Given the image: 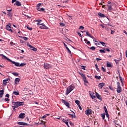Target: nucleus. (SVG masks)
Returning <instances> with one entry per match:
<instances>
[{"instance_id": "35", "label": "nucleus", "mask_w": 127, "mask_h": 127, "mask_svg": "<svg viewBox=\"0 0 127 127\" xmlns=\"http://www.w3.org/2000/svg\"><path fill=\"white\" fill-rule=\"evenodd\" d=\"M100 44L104 47H107V45H106V44L104 42H100Z\"/></svg>"}, {"instance_id": "56", "label": "nucleus", "mask_w": 127, "mask_h": 127, "mask_svg": "<svg viewBox=\"0 0 127 127\" xmlns=\"http://www.w3.org/2000/svg\"><path fill=\"white\" fill-rule=\"evenodd\" d=\"M11 2L12 3H14V2H16V1H17V0H11Z\"/></svg>"}, {"instance_id": "2", "label": "nucleus", "mask_w": 127, "mask_h": 127, "mask_svg": "<svg viewBox=\"0 0 127 127\" xmlns=\"http://www.w3.org/2000/svg\"><path fill=\"white\" fill-rule=\"evenodd\" d=\"M0 56L2 57L5 60L9 61V62L13 64H14L15 66L17 67H20V63L18 62H15L14 61H12L10 59L8 58L6 56L4 55L3 54H1Z\"/></svg>"}, {"instance_id": "54", "label": "nucleus", "mask_w": 127, "mask_h": 127, "mask_svg": "<svg viewBox=\"0 0 127 127\" xmlns=\"http://www.w3.org/2000/svg\"><path fill=\"white\" fill-rule=\"evenodd\" d=\"M4 101H6V102H9L10 101V99L8 98H5L4 99Z\"/></svg>"}, {"instance_id": "17", "label": "nucleus", "mask_w": 127, "mask_h": 127, "mask_svg": "<svg viewBox=\"0 0 127 127\" xmlns=\"http://www.w3.org/2000/svg\"><path fill=\"white\" fill-rule=\"evenodd\" d=\"M96 96L97 99H98L100 101H102V96L99 93H96Z\"/></svg>"}, {"instance_id": "6", "label": "nucleus", "mask_w": 127, "mask_h": 127, "mask_svg": "<svg viewBox=\"0 0 127 127\" xmlns=\"http://www.w3.org/2000/svg\"><path fill=\"white\" fill-rule=\"evenodd\" d=\"M117 92L118 93H121L122 91V88L120 85V83L119 82H117Z\"/></svg>"}, {"instance_id": "60", "label": "nucleus", "mask_w": 127, "mask_h": 127, "mask_svg": "<svg viewBox=\"0 0 127 127\" xmlns=\"http://www.w3.org/2000/svg\"><path fill=\"white\" fill-rule=\"evenodd\" d=\"M41 24H42V23H41V22H38L37 23V26L41 25Z\"/></svg>"}, {"instance_id": "57", "label": "nucleus", "mask_w": 127, "mask_h": 127, "mask_svg": "<svg viewBox=\"0 0 127 127\" xmlns=\"http://www.w3.org/2000/svg\"><path fill=\"white\" fill-rule=\"evenodd\" d=\"M77 34H78L80 37H81V39H82V35H81V33H80V32H77Z\"/></svg>"}, {"instance_id": "63", "label": "nucleus", "mask_w": 127, "mask_h": 127, "mask_svg": "<svg viewBox=\"0 0 127 127\" xmlns=\"http://www.w3.org/2000/svg\"><path fill=\"white\" fill-rule=\"evenodd\" d=\"M106 117H107L108 118H109V113H106Z\"/></svg>"}, {"instance_id": "43", "label": "nucleus", "mask_w": 127, "mask_h": 127, "mask_svg": "<svg viewBox=\"0 0 127 127\" xmlns=\"http://www.w3.org/2000/svg\"><path fill=\"white\" fill-rule=\"evenodd\" d=\"M104 108L106 114L108 113V109H107V107L106 106H104Z\"/></svg>"}, {"instance_id": "51", "label": "nucleus", "mask_w": 127, "mask_h": 127, "mask_svg": "<svg viewBox=\"0 0 127 127\" xmlns=\"http://www.w3.org/2000/svg\"><path fill=\"white\" fill-rule=\"evenodd\" d=\"M114 61L115 62L116 64H118V62H119L120 60H117L115 59V60H114Z\"/></svg>"}, {"instance_id": "19", "label": "nucleus", "mask_w": 127, "mask_h": 127, "mask_svg": "<svg viewBox=\"0 0 127 127\" xmlns=\"http://www.w3.org/2000/svg\"><path fill=\"white\" fill-rule=\"evenodd\" d=\"M12 94L15 96H18L20 95V92L18 91H14L12 93Z\"/></svg>"}, {"instance_id": "11", "label": "nucleus", "mask_w": 127, "mask_h": 127, "mask_svg": "<svg viewBox=\"0 0 127 127\" xmlns=\"http://www.w3.org/2000/svg\"><path fill=\"white\" fill-rule=\"evenodd\" d=\"M17 125H21V126H29V124L28 123H24L23 122H17Z\"/></svg>"}, {"instance_id": "23", "label": "nucleus", "mask_w": 127, "mask_h": 127, "mask_svg": "<svg viewBox=\"0 0 127 127\" xmlns=\"http://www.w3.org/2000/svg\"><path fill=\"white\" fill-rule=\"evenodd\" d=\"M63 122L66 125V126H67V127H70L69 124H68V122L65 120V119H63Z\"/></svg>"}, {"instance_id": "64", "label": "nucleus", "mask_w": 127, "mask_h": 127, "mask_svg": "<svg viewBox=\"0 0 127 127\" xmlns=\"http://www.w3.org/2000/svg\"><path fill=\"white\" fill-rule=\"evenodd\" d=\"M126 56L127 59V50H126Z\"/></svg>"}, {"instance_id": "30", "label": "nucleus", "mask_w": 127, "mask_h": 127, "mask_svg": "<svg viewBox=\"0 0 127 127\" xmlns=\"http://www.w3.org/2000/svg\"><path fill=\"white\" fill-rule=\"evenodd\" d=\"M66 50L68 51V53L69 54L71 55L72 52H71V51H70V50L69 49V48H68V47H66Z\"/></svg>"}, {"instance_id": "47", "label": "nucleus", "mask_w": 127, "mask_h": 127, "mask_svg": "<svg viewBox=\"0 0 127 127\" xmlns=\"http://www.w3.org/2000/svg\"><path fill=\"white\" fill-rule=\"evenodd\" d=\"M81 69H83V70H86V66L85 65H82L81 66Z\"/></svg>"}, {"instance_id": "38", "label": "nucleus", "mask_w": 127, "mask_h": 127, "mask_svg": "<svg viewBox=\"0 0 127 127\" xmlns=\"http://www.w3.org/2000/svg\"><path fill=\"white\" fill-rule=\"evenodd\" d=\"M26 64L25 63H21L20 64H19V67H23L24 66L26 65Z\"/></svg>"}, {"instance_id": "34", "label": "nucleus", "mask_w": 127, "mask_h": 127, "mask_svg": "<svg viewBox=\"0 0 127 127\" xmlns=\"http://www.w3.org/2000/svg\"><path fill=\"white\" fill-rule=\"evenodd\" d=\"M101 117L102 118L103 120H105V118L106 117V114H102Z\"/></svg>"}, {"instance_id": "26", "label": "nucleus", "mask_w": 127, "mask_h": 127, "mask_svg": "<svg viewBox=\"0 0 127 127\" xmlns=\"http://www.w3.org/2000/svg\"><path fill=\"white\" fill-rule=\"evenodd\" d=\"M79 74L83 78V79L86 77V76H85V74L82 72H79Z\"/></svg>"}, {"instance_id": "36", "label": "nucleus", "mask_w": 127, "mask_h": 127, "mask_svg": "<svg viewBox=\"0 0 127 127\" xmlns=\"http://www.w3.org/2000/svg\"><path fill=\"white\" fill-rule=\"evenodd\" d=\"M26 28L28 30H29L30 31H32L33 30V28L32 27H30L29 26H28V25L26 26Z\"/></svg>"}, {"instance_id": "3", "label": "nucleus", "mask_w": 127, "mask_h": 127, "mask_svg": "<svg viewBox=\"0 0 127 127\" xmlns=\"http://www.w3.org/2000/svg\"><path fill=\"white\" fill-rule=\"evenodd\" d=\"M74 89V87L73 85H70L66 88V92L65 95L67 96L70 92H71Z\"/></svg>"}, {"instance_id": "52", "label": "nucleus", "mask_w": 127, "mask_h": 127, "mask_svg": "<svg viewBox=\"0 0 127 127\" xmlns=\"http://www.w3.org/2000/svg\"><path fill=\"white\" fill-rule=\"evenodd\" d=\"M4 81H6L7 82V81H10V79L9 78H5V79H4Z\"/></svg>"}, {"instance_id": "32", "label": "nucleus", "mask_w": 127, "mask_h": 127, "mask_svg": "<svg viewBox=\"0 0 127 127\" xmlns=\"http://www.w3.org/2000/svg\"><path fill=\"white\" fill-rule=\"evenodd\" d=\"M75 103H76V105H77L78 106L80 105V101L78 100H76L75 101Z\"/></svg>"}, {"instance_id": "13", "label": "nucleus", "mask_w": 127, "mask_h": 127, "mask_svg": "<svg viewBox=\"0 0 127 127\" xmlns=\"http://www.w3.org/2000/svg\"><path fill=\"white\" fill-rule=\"evenodd\" d=\"M44 67L46 69H48L50 68H51V65L50 64H47V63L44 64Z\"/></svg>"}, {"instance_id": "27", "label": "nucleus", "mask_w": 127, "mask_h": 127, "mask_svg": "<svg viewBox=\"0 0 127 127\" xmlns=\"http://www.w3.org/2000/svg\"><path fill=\"white\" fill-rule=\"evenodd\" d=\"M7 16H8L9 17L11 18L12 17V13L10 12H7Z\"/></svg>"}, {"instance_id": "53", "label": "nucleus", "mask_w": 127, "mask_h": 127, "mask_svg": "<svg viewBox=\"0 0 127 127\" xmlns=\"http://www.w3.org/2000/svg\"><path fill=\"white\" fill-rule=\"evenodd\" d=\"M100 52L101 53H105V52L104 51V50H100Z\"/></svg>"}, {"instance_id": "12", "label": "nucleus", "mask_w": 127, "mask_h": 127, "mask_svg": "<svg viewBox=\"0 0 127 127\" xmlns=\"http://www.w3.org/2000/svg\"><path fill=\"white\" fill-rule=\"evenodd\" d=\"M14 5H16L17 7H20L22 6V3L20 1L17 0L16 1V2L14 3Z\"/></svg>"}, {"instance_id": "7", "label": "nucleus", "mask_w": 127, "mask_h": 127, "mask_svg": "<svg viewBox=\"0 0 127 127\" xmlns=\"http://www.w3.org/2000/svg\"><path fill=\"white\" fill-rule=\"evenodd\" d=\"M115 5V3H113L112 4H107L106 6L108 7V11L109 12H111L112 10H113V6Z\"/></svg>"}, {"instance_id": "24", "label": "nucleus", "mask_w": 127, "mask_h": 127, "mask_svg": "<svg viewBox=\"0 0 127 127\" xmlns=\"http://www.w3.org/2000/svg\"><path fill=\"white\" fill-rule=\"evenodd\" d=\"M41 3H39L37 4L36 7H37V10L38 11L39 10V9L41 8Z\"/></svg>"}, {"instance_id": "22", "label": "nucleus", "mask_w": 127, "mask_h": 127, "mask_svg": "<svg viewBox=\"0 0 127 127\" xmlns=\"http://www.w3.org/2000/svg\"><path fill=\"white\" fill-rule=\"evenodd\" d=\"M98 15L101 17V18H105L106 17V15H105V14L101 13V12H99L98 13Z\"/></svg>"}, {"instance_id": "59", "label": "nucleus", "mask_w": 127, "mask_h": 127, "mask_svg": "<svg viewBox=\"0 0 127 127\" xmlns=\"http://www.w3.org/2000/svg\"><path fill=\"white\" fill-rule=\"evenodd\" d=\"M91 98L92 99H94L95 98H96V96L92 95V96H91Z\"/></svg>"}, {"instance_id": "33", "label": "nucleus", "mask_w": 127, "mask_h": 127, "mask_svg": "<svg viewBox=\"0 0 127 127\" xmlns=\"http://www.w3.org/2000/svg\"><path fill=\"white\" fill-rule=\"evenodd\" d=\"M95 78L98 80L101 79V76L95 75Z\"/></svg>"}, {"instance_id": "4", "label": "nucleus", "mask_w": 127, "mask_h": 127, "mask_svg": "<svg viewBox=\"0 0 127 127\" xmlns=\"http://www.w3.org/2000/svg\"><path fill=\"white\" fill-rule=\"evenodd\" d=\"M11 23H8L7 25L5 26V29L6 30L10 31L11 33L13 32V30L11 29Z\"/></svg>"}, {"instance_id": "29", "label": "nucleus", "mask_w": 127, "mask_h": 127, "mask_svg": "<svg viewBox=\"0 0 127 127\" xmlns=\"http://www.w3.org/2000/svg\"><path fill=\"white\" fill-rule=\"evenodd\" d=\"M84 41L85 42V43L87 45H89L90 44V41H88L87 39H84Z\"/></svg>"}, {"instance_id": "14", "label": "nucleus", "mask_w": 127, "mask_h": 127, "mask_svg": "<svg viewBox=\"0 0 127 127\" xmlns=\"http://www.w3.org/2000/svg\"><path fill=\"white\" fill-rule=\"evenodd\" d=\"M18 118L21 119H23L25 118V113H20L18 116Z\"/></svg>"}, {"instance_id": "48", "label": "nucleus", "mask_w": 127, "mask_h": 127, "mask_svg": "<svg viewBox=\"0 0 127 127\" xmlns=\"http://www.w3.org/2000/svg\"><path fill=\"white\" fill-rule=\"evenodd\" d=\"M101 69L103 72H106V69L104 67H102Z\"/></svg>"}, {"instance_id": "28", "label": "nucleus", "mask_w": 127, "mask_h": 127, "mask_svg": "<svg viewBox=\"0 0 127 127\" xmlns=\"http://www.w3.org/2000/svg\"><path fill=\"white\" fill-rule=\"evenodd\" d=\"M83 81L85 84L89 83V82H88V80H87V78H86V77H84V78H83Z\"/></svg>"}, {"instance_id": "20", "label": "nucleus", "mask_w": 127, "mask_h": 127, "mask_svg": "<svg viewBox=\"0 0 127 127\" xmlns=\"http://www.w3.org/2000/svg\"><path fill=\"white\" fill-rule=\"evenodd\" d=\"M4 93V91L3 90H0V98L3 97V96Z\"/></svg>"}, {"instance_id": "45", "label": "nucleus", "mask_w": 127, "mask_h": 127, "mask_svg": "<svg viewBox=\"0 0 127 127\" xmlns=\"http://www.w3.org/2000/svg\"><path fill=\"white\" fill-rule=\"evenodd\" d=\"M90 49L91 50H96V48L95 47H94V46H92V47H90Z\"/></svg>"}, {"instance_id": "44", "label": "nucleus", "mask_w": 127, "mask_h": 127, "mask_svg": "<svg viewBox=\"0 0 127 127\" xmlns=\"http://www.w3.org/2000/svg\"><path fill=\"white\" fill-rule=\"evenodd\" d=\"M70 125L71 126V127H74V124L73 123H72L71 121H70L69 122Z\"/></svg>"}, {"instance_id": "1", "label": "nucleus", "mask_w": 127, "mask_h": 127, "mask_svg": "<svg viewBox=\"0 0 127 127\" xmlns=\"http://www.w3.org/2000/svg\"><path fill=\"white\" fill-rule=\"evenodd\" d=\"M12 105H13L12 106L13 108V110L16 111V108H19L20 106H22L24 105V102L20 101L12 102Z\"/></svg>"}, {"instance_id": "39", "label": "nucleus", "mask_w": 127, "mask_h": 127, "mask_svg": "<svg viewBox=\"0 0 127 127\" xmlns=\"http://www.w3.org/2000/svg\"><path fill=\"white\" fill-rule=\"evenodd\" d=\"M2 82H3V84L4 86H6V85H7V82H6L5 80H3Z\"/></svg>"}, {"instance_id": "31", "label": "nucleus", "mask_w": 127, "mask_h": 127, "mask_svg": "<svg viewBox=\"0 0 127 127\" xmlns=\"http://www.w3.org/2000/svg\"><path fill=\"white\" fill-rule=\"evenodd\" d=\"M12 74L14 76H18L19 75V73H17V72H14L12 73Z\"/></svg>"}, {"instance_id": "61", "label": "nucleus", "mask_w": 127, "mask_h": 127, "mask_svg": "<svg viewBox=\"0 0 127 127\" xmlns=\"http://www.w3.org/2000/svg\"><path fill=\"white\" fill-rule=\"evenodd\" d=\"M0 67H1V68H4V65L3 64H0Z\"/></svg>"}, {"instance_id": "58", "label": "nucleus", "mask_w": 127, "mask_h": 127, "mask_svg": "<svg viewBox=\"0 0 127 127\" xmlns=\"http://www.w3.org/2000/svg\"><path fill=\"white\" fill-rule=\"evenodd\" d=\"M113 3H114V2H112L110 1H109L108 2V4H109L110 5V4H112Z\"/></svg>"}, {"instance_id": "9", "label": "nucleus", "mask_w": 127, "mask_h": 127, "mask_svg": "<svg viewBox=\"0 0 127 127\" xmlns=\"http://www.w3.org/2000/svg\"><path fill=\"white\" fill-rule=\"evenodd\" d=\"M39 28L41 29L48 30V27L46 26L45 23H41V25L39 26Z\"/></svg>"}, {"instance_id": "18", "label": "nucleus", "mask_w": 127, "mask_h": 127, "mask_svg": "<svg viewBox=\"0 0 127 127\" xmlns=\"http://www.w3.org/2000/svg\"><path fill=\"white\" fill-rule=\"evenodd\" d=\"M20 79L19 78H16L14 80L15 84H18L20 82Z\"/></svg>"}, {"instance_id": "25", "label": "nucleus", "mask_w": 127, "mask_h": 127, "mask_svg": "<svg viewBox=\"0 0 127 127\" xmlns=\"http://www.w3.org/2000/svg\"><path fill=\"white\" fill-rule=\"evenodd\" d=\"M107 66L109 68L112 67V64L109 62H107Z\"/></svg>"}, {"instance_id": "5", "label": "nucleus", "mask_w": 127, "mask_h": 127, "mask_svg": "<svg viewBox=\"0 0 127 127\" xmlns=\"http://www.w3.org/2000/svg\"><path fill=\"white\" fill-rule=\"evenodd\" d=\"M27 46L31 50H32L34 52L37 51V49L35 48L34 46L31 45L29 43H27Z\"/></svg>"}, {"instance_id": "37", "label": "nucleus", "mask_w": 127, "mask_h": 127, "mask_svg": "<svg viewBox=\"0 0 127 127\" xmlns=\"http://www.w3.org/2000/svg\"><path fill=\"white\" fill-rule=\"evenodd\" d=\"M95 67H96V70H97V71L100 72V68H99L98 67V64H95Z\"/></svg>"}, {"instance_id": "8", "label": "nucleus", "mask_w": 127, "mask_h": 127, "mask_svg": "<svg viewBox=\"0 0 127 127\" xmlns=\"http://www.w3.org/2000/svg\"><path fill=\"white\" fill-rule=\"evenodd\" d=\"M62 102L63 104H64V105H65L68 108H70V103H69L68 102L65 101V100H64V99H62Z\"/></svg>"}, {"instance_id": "62", "label": "nucleus", "mask_w": 127, "mask_h": 127, "mask_svg": "<svg viewBox=\"0 0 127 127\" xmlns=\"http://www.w3.org/2000/svg\"><path fill=\"white\" fill-rule=\"evenodd\" d=\"M94 125H98V122L94 121Z\"/></svg>"}, {"instance_id": "46", "label": "nucleus", "mask_w": 127, "mask_h": 127, "mask_svg": "<svg viewBox=\"0 0 127 127\" xmlns=\"http://www.w3.org/2000/svg\"><path fill=\"white\" fill-rule=\"evenodd\" d=\"M79 29L81 30H84V26H79Z\"/></svg>"}, {"instance_id": "16", "label": "nucleus", "mask_w": 127, "mask_h": 127, "mask_svg": "<svg viewBox=\"0 0 127 127\" xmlns=\"http://www.w3.org/2000/svg\"><path fill=\"white\" fill-rule=\"evenodd\" d=\"M105 84L104 83H100L98 85V88L100 89H102L104 86H105Z\"/></svg>"}, {"instance_id": "10", "label": "nucleus", "mask_w": 127, "mask_h": 127, "mask_svg": "<svg viewBox=\"0 0 127 127\" xmlns=\"http://www.w3.org/2000/svg\"><path fill=\"white\" fill-rule=\"evenodd\" d=\"M85 113L86 116H89L90 115L92 114V109L89 108L85 111Z\"/></svg>"}, {"instance_id": "15", "label": "nucleus", "mask_w": 127, "mask_h": 127, "mask_svg": "<svg viewBox=\"0 0 127 127\" xmlns=\"http://www.w3.org/2000/svg\"><path fill=\"white\" fill-rule=\"evenodd\" d=\"M104 25L106 26L105 29L107 31H109V28H110V26L112 27V25L109 24V23H106V24H104Z\"/></svg>"}, {"instance_id": "49", "label": "nucleus", "mask_w": 127, "mask_h": 127, "mask_svg": "<svg viewBox=\"0 0 127 127\" xmlns=\"http://www.w3.org/2000/svg\"><path fill=\"white\" fill-rule=\"evenodd\" d=\"M119 77H120V81H121L122 83L123 84V78H122V77L120 76V74Z\"/></svg>"}, {"instance_id": "55", "label": "nucleus", "mask_w": 127, "mask_h": 127, "mask_svg": "<svg viewBox=\"0 0 127 127\" xmlns=\"http://www.w3.org/2000/svg\"><path fill=\"white\" fill-rule=\"evenodd\" d=\"M5 97H7V98H9L10 97L9 94L8 93H7L5 95Z\"/></svg>"}, {"instance_id": "41", "label": "nucleus", "mask_w": 127, "mask_h": 127, "mask_svg": "<svg viewBox=\"0 0 127 127\" xmlns=\"http://www.w3.org/2000/svg\"><path fill=\"white\" fill-rule=\"evenodd\" d=\"M86 34L87 35V36L90 37L91 36V34L89 32V31H87L86 32Z\"/></svg>"}, {"instance_id": "21", "label": "nucleus", "mask_w": 127, "mask_h": 127, "mask_svg": "<svg viewBox=\"0 0 127 127\" xmlns=\"http://www.w3.org/2000/svg\"><path fill=\"white\" fill-rule=\"evenodd\" d=\"M72 112L74 114V115L73 114H68V115L70 116L72 118H76V114H75V112L72 111Z\"/></svg>"}, {"instance_id": "50", "label": "nucleus", "mask_w": 127, "mask_h": 127, "mask_svg": "<svg viewBox=\"0 0 127 127\" xmlns=\"http://www.w3.org/2000/svg\"><path fill=\"white\" fill-rule=\"evenodd\" d=\"M60 25L63 26V27H64L65 26V24L62 22L60 23Z\"/></svg>"}, {"instance_id": "42", "label": "nucleus", "mask_w": 127, "mask_h": 127, "mask_svg": "<svg viewBox=\"0 0 127 127\" xmlns=\"http://www.w3.org/2000/svg\"><path fill=\"white\" fill-rule=\"evenodd\" d=\"M22 39L24 40V41H27L29 39V38H27L26 37H22Z\"/></svg>"}, {"instance_id": "40", "label": "nucleus", "mask_w": 127, "mask_h": 127, "mask_svg": "<svg viewBox=\"0 0 127 127\" xmlns=\"http://www.w3.org/2000/svg\"><path fill=\"white\" fill-rule=\"evenodd\" d=\"M45 11V9L44 8H40V9L38 10V11L42 12Z\"/></svg>"}]
</instances>
